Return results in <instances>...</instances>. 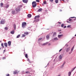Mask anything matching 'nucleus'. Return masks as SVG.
<instances>
[{"label": "nucleus", "mask_w": 76, "mask_h": 76, "mask_svg": "<svg viewBox=\"0 0 76 76\" xmlns=\"http://www.w3.org/2000/svg\"><path fill=\"white\" fill-rule=\"evenodd\" d=\"M22 27L23 28H25L26 26V23L25 22H23L22 24Z\"/></svg>", "instance_id": "f257e3e1"}, {"label": "nucleus", "mask_w": 76, "mask_h": 76, "mask_svg": "<svg viewBox=\"0 0 76 76\" xmlns=\"http://www.w3.org/2000/svg\"><path fill=\"white\" fill-rule=\"evenodd\" d=\"M32 6L33 7H35L37 6V4L35 1H33L32 3Z\"/></svg>", "instance_id": "f03ea898"}, {"label": "nucleus", "mask_w": 76, "mask_h": 76, "mask_svg": "<svg viewBox=\"0 0 76 76\" xmlns=\"http://www.w3.org/2000/svg\"><path fill=\"white\" fill-rule=\"evenodd\" d=\"M5 23V20H2L0 22L1 24H4Z\"/></svg>", "instance_id": "7ed1b4c3"}, {"label": "nucleus", "mask_w": 76, "mask_h": 76, "mask_svg": "<svg viewBox=\"0 0 76 76\" xmlns=\"http://www.w3.org/2000/svg\"><path fill=\"white\" fill-rule=\"evenodd\" d=\"M40 17V16L39 15H38L35 16V18H34V20H36L37 19H39V18Z\"/></svg>", "instance_id": "20e7f679"}, {"label": "nucleus", "mask_w": 76, "mask_h": 76, "mask_svg": "<svg viewBox=\"0 0 76 76\" xmlns=\"http://www.w3.org/2000/svg\"><path fill=\"white\" fill-rule=\"evenodd\" d=\"M23 1L24 3H27L28 2V0H23Z\"/></svg>", "instance_id": "39448f33"}, {"label": "nucleus", "mask_w": 76, "mask_h": 76, "mask_svg": "<svg viewBox=\"0 0 76 76\" xmlns=\"http://www.w3.org/2000/svg\"><path fill=\"white\" fill-rule=\"evenodd\" d=\"M63 34L58 35V37L59 38H61V37H63Z\"/></svg>", "instance_id": "423d86ee"}, {"label": "nucleus", "mask_w": 76, "mask_h": 76, "mask_svg": "<svg viewBox=\"0 0 76 76\" xmlns=\"http://www.w3.org/2000/svg\"><path fill=\"white\" fill-rule=\"evenodd\" d=\"M11 41H9L8 42V46H10L11 45Z\"/></svg>", "instance_id": "0eeeda50"}, {"label": "nucleus", "mask_w": 76, "mask_h": 76, "mask_svg": "<svg viewBox=\"0 0 76 76\" xmlns=\"http://www.w3.org/2000/svg\"><path fill=\"white\" fill-rule=\"evenodd\" d=\"M70 50V47L67 48L66 49V51L68 52L69 50Z\"/></svg>", "instance_id": "6e6552de"}, {"label": "nucleus", "mask_w": 76, "mask_h": 76, "mask_svg": "<svg viewBox=\"0 0 76 76\" xmlns=\"http://www.w3.org/2000/svg\"><path fill=\"white\" fill-rule=\"evenodd\" d=\"M27 17L28 18H30L31 17V14H28L27 15Z\"/></svg>", "instance_id": "1a4fd4ad"}, {"label": "nucleus", "mask_w": 76, "mask_h": 76, "mask_svg": "<svg viewBox=\"0 0 76 76\" xmlns=\"http://www.w3.org/2000/svg\"><path fill=\"white\" fill-rule=\"evenodd\" d=\"M24 34L25 35H28V34H29V32H24Z\"/></svg>", "instance_id": "9d476101"}, {"label": "nucleus", "mask_w": 76, "mask_h": 76, "mask_svg": "<svg viewBox=\"0 0 76 76\" xmlns=\"http://www.w3.org/2000/svg\"><path fill=\"white\" fill-rule=\"evenodd\" d=\"M50 36L49 35H47L46 36V38L47 39H49L50 38Z\"/></svg>", "instance_id": "9b49d317"}, {"label": "nucleus", "mask_w": 76, "mask_h": 76, "mask_svg": "<svg viewBox=\"0 0 76 76\" xmlns=\"http://www.w3.org/2000/svg\"><path fill=\"white\" fill-rule=\"evenodd\" d=\"M4 45L5 46V48H6L7 47V43H4Z\"/></svg>", "instance_id": "f8f14e48"}, {"label": "nucleus", "mask_w": 76, "mask_h": 76, "mask_svg": "<svg viewBox=\"0 0 76 76\" xmlns=\"http://www.w3.org/2000/svg\"><path fill=\"white\" fill-rule=\"evenodd\" d=\"M48 42H46V43H43V44H42V45H44V46L46 45L47 44H48Z\"/></svg>", "instance_id": "ddd939ff"}, {"label": "nucleus", "mask_w": 76, "mask_h": 76, "mask_svg": "<svg viewBox=\"0 0 76 76\" xmlns=\"http://www.w3.org/2000/svg\"><path fill=\"white\" fill-rule=\"evenodd\" d=\"M39 21V19H36V20H34V22H38Z\"/></svg>", "instance_id": "4468645a"}, {"label": "nucleus", "mask_w": 76, "mask_h": 76, "mask_svg": "<svg viewBox=\"0 0 76 76\" xmlns=\"http://www.w3.org/2000/svg\"><path fill=\"white\" fill-rule=\"evenodd\" d=\"M10 33L11 34H14V33H15V31L13 30L10 32Z\"/></svg>", "instance_id": "2eb2a0df"}, {"label": "nucleus", "mask_w": 76, "mask_h": 76, "mask_svg": "<svg viewBox=\"0 0 76 76\" xmlns=\"http://www.w3.org/2000/svg\"><path fill=\"white\" fill-rule=\"evenodd\" d=\"M12 14H13V15H14L15 14V11L14 10L12 11Z\"/></svg>", "instance_id": "dca6fc26"}, {"label": "nucleus", "mask_w": 76, "mask_h": 76, "mask_svg": "<svg viewBox=\"0 0 76 76\" xmlns=\"http://www.w3.org/2000/svg\"><path fill=\"white\" fill-rule=\"evenodd\" d=\"M58 38H57V37H56L54 39V40H55V41H57V40H58Z\"/></svg>", "instance_id": "f3484780"}, {"label": "nucleus", "mask_w": 76, "mask_h": 76, "mask_svg": "<svg viewBox=\"0 0 76 76\" xmlns=\"http://www.w3.org/2000/svg\"><path fill=\"white\" fill-rule=\"evenodd\" d=\"M42 8H40L38 10V12H41V11H42Z\"/></svg>", "instance_id": "a211bd4d"}, {"label": "nucleus", "mask_w": 76, "mask_h": 76, "mask_svg": "<svg viewBox=\"0 0 76 76\" xmlns=\"http://www.w3.org/2000/svg\"><path fill=\"white\" fill-rule=\"evenodd\" d=\"M76 68V66L74 67L71 70V72H72L74 71V70Z\"/></svg>", "instance_id": "6ab92c4d"}, {"label": "nucleus", "mask_w": 76, "mask_h": 76, "mask_svg": "<svg viewBox=\"0 0 76 76\" xmlns=\"http://www.w3.org/2000/svg\"><path fill=\"white\" fill-rule=\"evenodd\" d=\"M59 59H61V60L62 59V56H61V55H60L59 56Z\"/></svg>", "instance_id": "aec40b11"}, {"label": "nucleus", "mask_w": 76, "mask_h": 76, "mask_svg": "<svg viewBox=\"0 0 76 76\" xmlns=\"http://www.w3.org/2000/svg\"><path fill=\"white\" fill-rule=\"evenodd\" d=\"M25 57L26 58H28V54H26L25 55Z\"/></svg>", "instance_id": "412c9836"}, {"label": "nucleus", "mask_w": 76, "mask_h": 76, "mask_svg": "<svg viewBox=\"0 0 76 76\" xmlns=\"http://www.w3.org/2000/svg\"><path fill=\"white\" fill-rule=\"evenodd\" d=\"M22 5H20V7H19L20 9H22Z\"/></svg>", "instance_id": "4be33fe9"}, {"label": "nucleus", "mask_w": 76, "mask_h": 76, "mask_svg": "<svg viewBox=\"0 0 76 76\" xmlns=\"http://www.w3.org/2000/svg\"><path fill=\"white\" fill-rule=\"evenodd\" d=\"M14 74H17V73H18V72H17V71H14Z\"/></svg>", "instance_id": "5701e85b"}, {"label": "nucleus", "mask_w": 76, "mask_h": 76, "mask_svg": "<svg viewBox=\"0 0 76 76\" xmlns=\"http://www.w3.org/2000/svg\"><path fill=\"white\" fill-rule=\"evenodd\" d=\"M26 37V35L24 34H23L22 35V37Z\"/></svg>", "instance_id": "b1692460"}, {"label": "nucleus", "mask_w": 76, "mask_h": 76, "mask_svg": "<svg viewBox=\"0 0 76 76\" xmlns=\"http://www.w3.org/2000/svg\"><path fill=\"white\" fill-rule=\"evenodd\" d=\"M16 11L17 12H19V9L17 8V9H16Z\"/></svg>", "instance_id": "393cba45"}, {"label": "nucleus", "mask_w": 76, "mask_h": 76, "mask_svg": "<svg viewBox=\"0 0 76 76\" xmlns=\"http://www.w3.org/2000/svg\"><path fill=\"white\" fill-rule=\"evenodd\" d=\"M71 75V72H69L68 73V75H69V76H70Z\"/></svg>", "instance_id": "a878e982"}, {"label": "nucleus", "mask_w": 76, "mask_h": 76, "mask_svg": "<svg viewBox=\"0 0 76 76\" xmlns=\"http://www.w3.org/2000/svg\"><path fill=\"white\" fill-rule=\"evenodd\" d=\"M26 74L29 73H30V72L28 71H26Z\"/></svg>", "instance_id": "bb28decb"}, {"label": "nucleus", "mask_w": 76, "mask_h": 76, "mask_svg": "<svg viewBox=\"0 0 76 76\" xmlns=\"http://www.w3.org/2000/svg\"><path fill=\"white\" fill-rule=\"evenodd\" d=\"M1 45L2 47L3 48H4V46L3 45V43H1Z\"/></svg>", "instance_id": "cd10ccee"}, {"label": "nucleus", "mask_w": 76, "mask_h": 76, "mask_svg": "<svg viewBox=\"0 0 76 76\" xmlns=\"http://www.w3.org/2000/svg\"><path fill=\"white\" fill-rule=\"evenodd\" d=\"M55 2L56 3H58V0H55Z\"/></svg>", "instance_id": "c85d7f7f"}, {"label": "nucleus", "mask_w": 76, "mask_h": 76, "mask_svg": "<svg viewBox=\"0 0 76 76\" xmlns=\"http://www.w3.org/2000/svg\"><path fill=\"white\" fill-rule=\"evenodd\" d=\"M4 29L5 30H6V31H7V30L8 29V28L7 27H6Z\"/></svg>", "instance_id": "c756f323"}, {"label": "nucleus", "mask_w": 76, "mask_h": 76, "mask_svg": "<svg viewBox=\"0 0 76 76\" xmlns=\"http://www.w3.org/2000/svg\"><path fill=\"white\" fill-rule=\"evenodd\" d=\"M3 3H1V7H2V6H3Z\"/></svg>", "instance_id": "7c9ffc66"}, {"label": "nucleus", "mask_w": 76, "mask_h": 76, "mask_svg": "<svg viewBox=\"0 0 76 76\" xmlns=\"http://www.w3.org/2000/svg\"><path fill=\"white\" fill-rule=\"evenodd\" d=\"M74 46H73L71 50L72 51H73V50L74 49Z\"/></svg>", "instance_id": "2f4dec72"}, {"label": "nucleus", "mask_w": 76, "mask_h": 76, "mask_svg": "<svg viewBox=\"0 0 76 76\" xmlns=\"http://www.w3.org/2000/svg\"><path fill=\"white\" fill-rule=\"evenodd\" d=\"M64 24H62L61 25V27L62 28H63V27H64Z\"/></svg>", "instance_id": "473e14b6"}, {"label": "nucleus", "mask_w": 76, "mask_h": 76, "mask_svg": "<svg viewBox=\"0 0 76 76\" xmlns=\"http://www.w3.org/2000/svg\"><path fill=\"white\" fill-rule=\"evenodd\" d=\"M9 5H7L6 7V8H8V7H9Z\"/></svg>", "instance_id": "72a5a7b5"}, {"label": "nucleus", "mask_w": 76, "mask_h": 76, "mask_svg": "<svg viewBox=\"0 0 76 76\" xmlns=\"http://www.w3.org/2000/svg\"><path fill=\"white\" fill-rule=\"evenodd\" d=\"M70 25H68L67 26V28H70Z\"/></svg>", "instance_id": "f704fd0d"}, {"label": "nucleus", "mask_w": 76, "mask_h": 76, "mask_svg": "<svg viewBox=\"0 0 76 76\" xmlns=\"http://www.w3.org/2000/svg\"><path fill=\"white\" fill-rule=\"evenodd\" d=\"M19 38V35H18L17 36V38Z\"/></svg>", "instance_id": "c9c22d12"}, {"label": "nucleus", "mask_w": 76, "mask_h": 76, "mask_svg": "<svg viewBox=\"0 0 76 76\" xmlns=\"http://www.w3.org/2000/svg\"><path fill=\"white\" fill-rule=\"evenodd\" d=\"M14 28L15 29H16V25H14Z\"/></svg>", "instance_id": "e433bc0d"}, {"label": "nucleus", "mask_w": 76, "mask_h": 76, "mask_svg": "<svg viewBox=\"0 0 76 76\" xmlns=\"http://www.w3.org/2000/svg\"><path fill=\"white\" fill-rule=\"evenodd\" d=\"M43 3H44V4H46V1H44Z\"/></svg>", "instance_id": "4c0bfd02"}, {"label": "nucleus", "mask_w": 76, "mask_h": 76, "mask_svg": "<svg viewBox=\"0 0 76 76\" xmlns=\"http://www.w3.org/2000/svg\"><path fill=\"white\" fill-rule=\"evenodd\" d=\"M42 39V38H39V39L38 40L39 41L41 40Z\"/></svg>", "instance_id": "58836bf2"}, {"label": "nucleus", "mask_w": 76, "mask_h": 76, "mask_svg": "<svg viewBox=\"0 0 76 76\" xmlns=\"http://www.w3.org/2000/svg\"><path fill=\"white\" fill-rule=\"evenodd\" d=\"M56 32H55L54 34H53V36L54 35H56Z\"/></svg>", "instance_id": "ea45409f"}, {"label": "nucleus", "mask_w": 76, "mask_h": 76, "mask_svg": "<svg viewBox=\"0 0 76 76\" xmlns=\"http://www.w3.org/2000/svg\"><path fill=\"white\" fill-rule=\"evenodd\" d=\"M36 1L37 2H39V0H36Z\"/></svg>", "instance_id": "a19ab883"}, {"label": "nucleus", "mask_w": 76, "mask_h": 76, "mask_svg": "<svg viewBox=\"0 0 76 76\" xmlns=\"http://www.w3.org/2000/svg\"><path fill=\"white\" fill-rule=\"evenodd\" d=\"M6 76H9V74H7Z\"/></svg>", "instance_id": "79ce46f5"}, {"label": "nucleus", "mask_w": 76, "mask_h": 76, "mask_svg": "<svg viewBox=\"0 0 76 76\" xmlns=\"http://www.w3.org/2000/svg\"><path fill=\"white\" fill-rule=\"evenodd\" d=\"M3 59H6V57H3Z\"/></svg>", "instance_id": "37998d69"}, {"label": "nucleus", "mask_w": 76, "mask_h": 76, "mask_svg": "<svg viewBox=\"0 0 76 76\" xmlns=\"http://www.w3.org/2000/svg\"><path fill=\"white\" fill-rule=\"evenodd\" d=\"M66 28V26H65L64 27H63L64 28Z\"/></svg>", "instance_id": "c03bdc74"}, {"label": "nucleus", "mask_w": 76, "mask_h": 76, "mask_svg": "<svg viewBox=\"0 0 76 76\" xmlns=\"http://www.w3.org/2000/svg\"><path fill=\"white\" fill-rule=\"evenodd\" d=\"M62 50V49H61L59 50V52H60Z\"/></svg>", "instance_id": "a18cd8bd"}, {"label": "nucleus", "mask_w": 76, "mask_h": 76, "mask_svg": "<svg viewBox=\"0 0 76 76\" xmlns=\"http://www.w3.org/2000/svg\"><path fill=\"white\" fill-rule=\"evenodd\" d=\"M50 1H51L52 2L53 1V0H50Z\"/></svg>", "instance_id": "49530a36"}, {"label": "nucleus", "mask_w": 76, "mask_h": 76, "mask_svg": "<svg viewBox=\"0 0 76 76\" xmlns=\"http://www.w3.org/2000/svg\"><path fill=\"white\" fill-rule=\"evenodd\" d=\"M72 20V19H70L69 20V21H71Z\"/></svg>", "instance_id": "de8ad7c7"}, {"label": "nucleus", "mask_w": 76, "mask_h": 76, "mask_svg": "<svg viewBox=\"0 0 76 76\" xmlns=\"http://www.w3.org/2000/svg\"><path fill=\"white\" fill-rule=\"evenodd\" d=\"M58 24H61V23L59 22H58Z\"/></svg>", "instance_id": "09e8293b"}, {"label": "nucleus", "mask_w": 76, "mask_h": 76, "mask_svg": "<svg viewBox=\"0 0 76 76\" xmlns=\"http://www.w3.org/2000/svg\"><path fill=\"white\" fill-rule=\"evenodd\" d=\"M62 0V1H63L64 2L65 1L64 0Z\"/></svg>", "instance_id": "8fccbe9b"}, {"label": "nucleus", "mask_w": 76, "mask_h": 76, "mask_svg": "<svg viewBox=\"0 0 76 76\" xmlns=\"http://www.w3.org/2000/svg\"><path fill=\"white\" fill-rule=\"evenodd\" d=\"M50 45H51V44H50V43H49V44H48L49 46H50Z\"/></svg>", "instance_id": "3c124183"}, {"label": "nucleus", "mask_w": 76, "mask_h": 76, "mask_svg": "<svg viewBox=\"0 0 76 76\" xmlns=\"http://www.w3.org/2000/svg\"><path fill=\"white\" fill-rule=\"evenodd\" d=\"M75 18V17H71V18Z\"/></svg>", "instance_id": "603ef678"}, {"label": "nucleus", "mask_w": 76, "mask_h": 76, "mask_svg": "<svg viewBox=\"0 0 76 76\" xmlns=\"http://www.w3.org/2000/svg\"><path fill=\"white\" fill-rule=\"evenodd\" d=\"M64 64H65L63 63V65H62V66H64Z\"/></svg>", "instance_id": "864d4df0"}, {"label": "nucleus", "mask_w": 76, "mask_h": 76, "mask_svg": "<svg viewBox=\"0 0 76 76\" xmlns=\"http://www.w3.org/2000/svg\"><path fill=\"white\" fill-rule=\"evenodd\" d=\"M71 53H72V52H70V53H69L70 54Z\"/></svg>", "instance_id": "5fc2aeb1"}, {"label": "nucleus", "mask_w": 76, "mask_h": 76, "mask_svg": "<svg viewBox=\"0 0 76 76\" xmlns=\"http://www.w3.org/2000/svg\"><path fill=\"white\" fill-rule=\"evenodd\" d=\"M65 63H66L65 62H64L63 64H65Z\"/></svg>", "instance_id": "6e6d98bb"}, {"label": "nucleus", "mask_w": 76, "mask_h": 76, "mask_svg": "<svg viewBox=\"0 0 76 76\" xmlns=\"http://www.w3.org/2000/svg\"><path fill=\"white\" fill-rule=\"evenodd\" d=\"M57 76H60V75H58Z\"/></svg>", "instance_id": "4d7b16f0"}, {"label": "nucleus", "mask_w": 76, "mask_h": 76, "mask_svg": "<svg viewBox=\"0 0 76 76\" xmlns=\"http://www.w3.org/2000/svg\"><path fill=\"white\" fill-rule=\"evenodd\" d=\"M4 51H5V50H4Z\"/></svg>", "instance_id": "13d9d810"}, {"label": "nucleus", "mask_w": 76, "mask_h": 76, "mask_svg": "<svg viewBox=\"0 0 76 76\" xmlns=\"http://www.w3.org/2000/svg\"><path fill=\"white\" fill-rule=\"evenodd\" d=\"M61 31V30H59V31Z\"/></svg>", "instance_id": "bf43d9fd"}, {"label": "nucleus", "mask_w": 76, "mask_h": 76, "mask_svg": "<svg viewBox=\"0 0 76 76\" xmlns=\"http://www.w3.org/2000/svg\"><path fill=\"white\" fill-rule=\"evenodd\" d=\"M61 34V32L59 34Z\"/></svg>", "instance_id": "052dcab7"}, {"label": "nucleus", "mask_w": 76, "mask_h": 76, "mask_svg": "<svg viewBox=\"0 0 76 76\" xmlns=\"http://www.w3.org/2000/svg\"><path fill=\"white\" fill-rule=\"evenodd\" d=\"M75 36L76 37V34L75 35Z\"/></svg>", "instance_id": "680f3d73"}, {"label": "nucleus", "mask_w": 76, "mask_h": 76, "mask_svg": "<svg viewBox=\"0 0 76 76\" xmlns=\"http://www.w3.org/2000/svg\"><path fill=\"white\" fill-rule=\"evenodd\" d=\"M67 22L68 23H69V21H68Z\"/></svg>", "instance_id": "e2e57ef3"}, {"label": "nucleus", "mask_w": 76, "mask_h": 76, "mask_svg": "<svg viewBox=\"0 0 76 76\" xmlns=\"http://www.w3.org/2000/svg\"><path fill=\"white\" fill-rule=\"evenodd\" d=\"M29 76H31V75H30Z\"/></svg>", "instance_id": "0e129e2a"}, {"label": "nucleus", "mask_w": 76, "mask_h": 76, "mask_svg": "<svg viewBox=\"0 0 76 76\" xmlns=\"http://www.w3.org/2000/svg\"><path fill=\"white\" fill-rule=\"evenodd\" d=\"M19 36H20V35H19Z\"/></svg>", "instance_id": "69168bd1"}]
</instances>
